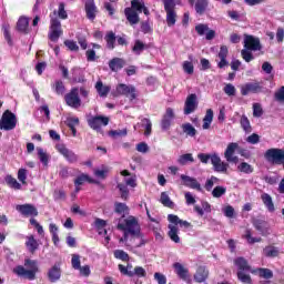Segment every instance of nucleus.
Returning <instances> with one entry per match:
<instances>
[{
  "instance_id": "obj_15",
  "label": "nucleus",
  "mask_w": 284,
  "mask_h": 284,
  "mask_svg": "<svg viewBox=\"0 0 284 284\" xmlns=\"http://www.w3.org/2000/svg\"><path fill=\"white\" fill-rule=\"evenodd\" d=\"M173 268L181 281H184L187 284H192V277L190 276V270H187V267L179 262H175L173 264Z\"/></svg>"
},
{
  "instance_id": "obj_39",
  "label": "nucleus",
  "mask_w": 284,
  "mask_h": 284,
  "mask_svg": "<svg viewBox=\"0 0 284 284\" xmlns=\"http://www.w3.org/2000/svg\"><path fill=\"white\" fill-rule=\"evenodd\" d=\"M160 203L164 205V207H169L170 210H174L175 204L170 199V195H168V192H162L160 196Z\"/></svg>"
},
{
  "instance_id": "obj_7",
  "label": "nucleus",
  "mask_w": 284,
  "mask_h": 284,
  "mask_svg": "<svg viewBox=\"0 0 284 284\" xmlns=\"http://www.w3.org/2000/svg\"><path fill=\"white\" fill-rule=\"evenodd\" d=\"M14 128H17V115L10 110L4 111L0 120V130L10 132V130H14Z\"/></svg>"
},
{
  "instance_id": "obj_27",
  "label": "nucleus",
  "mask_w": 284,
  "mask_h": 284,
  "mask_svg": "<svg viewBox=\"0 0 284 284\" xmlns=\"http://www.w3.org/2000/svg\"><path fill=\"white\" fill-rule=\"evenodd\" d=\"M24 245L30 254H36L39 250V241L34 239V235L27 236Z\"/></svg>"
},
{
  "instance_id": "obj_11",
  "label": "nucleus",
  "mask_w": 284,
  "mask_h": 284,
  "mask_svg": "<svg viewBox=\"0 0 284 284\" xmlns=\"http://www.w3.org/2000/svg\"><path fill=\"white\" fill-rule=\"evenodd\" d=\"M118 270L122 276H129V278H133V276H138V278H145L148 276V272L143 266H135L133 271L125 270V265L119 264Z\"/></svg>"
},
{
  "instance_id": "obj_45",
  "label": "nucleus",
  "mask_w": 284,
  "mask_h": 284,
  "mask_svg": "<svg viewBox=\"0 0 284 284\" xmlns=\"http://www.w3.org/2000/svg\"><path fill=\"white\" fill-rule=\"evenodd\" d=\"M182 130L186 136H196V129L191 123L182 124Z\"/></svg>"
},
{
  "instance_id": "obj_55",
  "label": "nucleus",
  "mask_w": 284,
  "mask_h": 284,
  "mask_svg": "<svg viewBox=\"0 0 284 284\" xmlns=\"http://www.w3.org/2000/svg\"><path fill=\"white\" fill-rule=\"evenodd\" d=\"M83 183H90V175L82 173L74 180V185H83Z\"/></svg>"
},
{
  "instance_id": "obj_24",
  "label": "nucleus",
  "mask_w": 284,
  "mask_h": 284,
  "mask_svg": "<svg viewBox=\"0 0 284 284\" xmlns=\"http://www.w3.org/2000/svg\"><path fill=\"white\" fill-rule=\"evenodd\" d=\"M227 54H230V50L227 49V45H222L217 53V57L220 59V62L217 63V68H220V70H223V68L230 65V62H227Z\"/></svg>"
},
{
  "instance_id": "obj_51",
  "label": "nucleus",
  "mask_w": 284,
  "mask_h": 284,
  "mask_svg": "<svg viewBox=\"0 0 284 284\" xmlns=\"http://www.w3.org/2000/svg\"><path fill=\"white\" fill-rule=\"evenodd\" d=\"M18 181L22 183V185H28V170L19 169L18 170Z\"/></svg>"
},
{
  "instance_id": "obj_1",
  "label": "nucleus",
  "mask_w": 284,
  "mask_h": 284,
  "mask_svg": "<svg viewBox=\"0 0 284 284\" xmlns=\"http://www.w3.org/2000/svg\"><path fill=\"white\" fill-rule=\"evenodd\" d=\"M24 267L23 265L16 266L13 268V274H17V276H20V278L34 281V278H37V272H39V265L37 261L30 258L24 260Z\"/></svg>"
},
{
  "instance_id": "obj_29",
  "label": "nucleus",
  "mask_w": 284,
  "mask_h": 284,
  "mask_svg": "<svg viewBox=\"0 0 284 284\" xmlns=\"http://www.w3.org/2000/svg\"><path fill=\"white\" fill-rule=\"evenodd\" d=\"M124 14L126 17V21H129V23L131 26H136V23H139V21H140L139 13H136V11H134V9H132L130 7L125 8Z\"/></svg>"
},
{
  "instance_id": "obj_63",
  "label": "nucleus",
  "mask_w": 284,
  "mask_h": 284,
  "mask_svg": "<svg viewBox=\"0 0 284 284\" xmlns=\"http://www.w3.org/2000/svg\"><path fill=\"white\" fill-rule=\"evenodd\" d=\"M183 71L186 74H194V64L191 61L183 62Z\"/></svg>"
},
{
  "instance_id": "obj_33",
  "label": "nucleus",
  "mask_w": 284,
  "mask_h": 284,
  "mask_svg": "<svg viewBox=\"0 0 284 284\" xmlns=\"http://www.w3.org/2000/svg\"><path fill=\"white\" fill-rule=\"evenodd\" d=\"M212 121H214V111L212 109H207L205 116L203 118V130H210Z\"/></svg>"
},
{
  "instance_id": "obj_16",
  "label": "nucleus",
  "mask_w": 284,
  "mask_h": 284,
  "mask_svg": "<svg viewBox=\"0 0 284 284\" xmlns=\"http://www.w3.org/2000/svg\"><path fill=\"white\" fill-rule=\"evenodd\" d=\"M258 94L263 92V85L261 82H248L241 87V94L242 97H247V94Z\"/></svg>"
},
{
  "instance_id": "obj_49",
  "label": "nucleus",
  "mask_w": 284,
  "mask_h": 284,
  "mask_svg": "<svg viewBox=\"0 0 284 284\" xmlns=\"http://www.w3.org/2000/svg\"><path fill=\"white\" fill-rule=\"evenodd\" d=\"M166 24L169 28L176 24V11H166Z\"/></svg>"
},
{
  "instance_id": "obj_12",
  "label": "nucleus",
  "mask_w": 284,
  "mask_h": 284,
  "mask_svg": "<svg viewBox=\"0 0 284 284\" xmlns=\"http://www.w3.org/2000/svg\"><path fill=\"white\" fill-rule=\"evenodd\" d=\"M128 185L130 187H136V179L129 178L124 180V183H118L116 187L120 192L122 201H128L130 199V190L128 189Z\"/></svg>"
},
{
  "instance_id": "obj_6",
  "label": "nucleus",
  "mask_w": 284,
  "mask_h": 284,
  "mask_svg": "<svg viewBox=\"0 0 284 284\" xmlns=\"http://www.w3.org/2000/svg\"><path fill=\"white\" fill-rule=\"evenodd\" d=\"M61 34H63V29H61V20L59 18L50 14V31H49V40L53 43L59 41Z\"/></svg>"
},
{
  "instance_id": "obj_10",
  "label": "nucleus",
  "mask_w": 284,
  "mask_h": 284,
  "mask_svg": "<svg viewBox=\"0 0 284 284\" xmlns=\"http://www.w3.org/2000/svg\"><path fill=\"white\" fill-rule=\"evenodd\" d=\"M114 97H126L129 101H134V99H136V88L134 85L120 83L116 85Z\"/></svg>"
},
{
  "instance_id": "obj_13",
  "label": "nucleus",
  "mask_w": 284,
  "mask_h": 284,
  "mask_svg": "<svg viewBox=\"0 0 284 284\" xmlns=\"http://www.w3.org/2000/svg\"><path fill=\"white\" fill-rule=\"evenodd\" d=\"M244 48L251 50L252 52H261L263 50V44H261V39L245 34L244 36Z\"/></svg>"
},
{
  "instance_id": "obj_20",
  "label": "nucleus",
  "mask_w": 284,
  "mask_h": 284,
  "mask_svg": "<svg viewBox=\"0 0 284 284\" xmlns=\"http://www.w3.org/2000/svg\"><path fill=\"white\" fill-rule=\"evenodd\" d=\"M84 11L87 14V19L94 22V19H97V14H99V8H97V3H94V0H88L84 3Z\"/></svg>"
},
{
  "instance_id": "obj_14",
  "label": "nucleus",
  "mask_w": 284,
  "mask_h": 284,
  "mask_svg": "<svg viewBox=\"0 0 284 284\" xmlns=\"http://www.w3.org/2000/svg\"><path fill=\"white\" fill-rule=\"evenodd\" d=\"M55 150L59 154H62L68 163H77V161H79V155H77L74 151L65 148V144H57Z\"/></svg>"
},
{
  "instance_id": "obj_9",
  "label": "nucleus",
  "mask_w": 284,
  "mask_h": 284,
  "mask_svg": "<svg viewBox=\"0 0 284 284\" xmlns=\"http://www.w3.org/2000/svg\"><path fill=\"white\" fill-rule=\"evenodd\" d=\"M65 104L73 110H79L81 108V97H79V88H71L70 92L64 95Z\"/></svg>"
},
{
  "instance_id": "obj_47",
  "label": "nucleus",
  "mask_w": 284,
  "mask_h": 284,
  "mask_svg": "<svg viewBox=\"0 0 284 284\" xmlns=\"http://www.w3.org/2000/svg\"><path fill=\"white\" fill-rule=\"evenodd\" d=\"M148 45H145V43H143L141 40H135V43L132 48V52H134V54H141V52H143V50H146Z\"/></svg>"
},
{
  "instance_id": "obj_50",
  "label": "nucleus",
  "mask_w": 284,
  "mask_h": 284,
  "mask_svg": "<svg viewBox=\"0 0 284 284\" xmlns=\"http://www.w3.org/2000/svg\"><path fill=\"white\" fill-rule=\"evenodd\" d=\"M225 192H227V187L219 185L213 189L212 196L214 199H221V196H223Z\"/></svg>"
},
{
  "instance_id": "obj_19",
  "label": "nucleus",
  "mask_w": 284,
  "mask_h": 284,
  "mask_svg": "<svg viewBox=\"0 0 284 284\" xmlns=\"http://www.w3.org/2000/svg\"><path fill=\"white\" fill-rule=\"evenodd\" d=\"M180 179L183 181V185L185 187H190V190H196V192H203V187L196 178L182 174Z\"/></svg>"
},
{
  "instance_id": "obj_32",
  "label": "nucleus",
  "mask_w": 284,
  "mask_h": 284,
  "mask_svg": "<svg viewBox=\"0 0 284 284\" xmlns=\"http://www.w3.org/2000/svg\"><path fill=\"white\" fill-rule=\"evenodd\" d=\"M30 26V21L26 17H20L17 22V30L22 34H28V27Z\"/></svg>"
},
{
  "instance_id": "obj_3",
  "label": "nucleus",
  "mask_w": 284,
  "mask_h": 284,
  "mask_svg": "<svg viewBox=\"0 0 284 284\" xmlns=\"http://www.w3.org/2000/svg\"><path fill=\"white\" fill-rule=\"evenodd\" d=\"M234 265L237 267V278L241 283L252 284V276H250V272H252V266L247 262V260L243 256L236 257L234 260Z\"/></svg>"
},
{
  "instance_id": "obj_64",
  "label": "nucleus",
  "mask_w": 284,
  "mask_h": 284,
  "mask_svg": "<svg viewBox=\"0 0 284 284\" xmlns=\"http://www.w3.org/2000/svg\"><path fill=\"white\" fill-rule=\"evenodd\" d=\"M274 97L275 101H284V85L275 92Z\"/></svg>"
},
{
  "instance_id": "obj_54",
  "label": "nucleus",
  "mask_w": 284,
  "mask_h": 284,
  "mask_svg": "<svg viewBox=\"0 0 284 284\" xmlns=\"http://www.w3.org/2000/svg\"><path fill=\"white\" fill-rule=\"evenodd\" d=\"M142 123L144 126V136H150V134H152V121H150V119L144 118L142 119Z\"/></svg>"
},
{
  "instance_id": "obj_28",
  "label": "nucleus",
  "mask_w": 284,
  "mask_h": 284,
  "mask_svg": "<svg viewBox=\"0 0 284 284\" xmlns=\"http://www.w3.org/2000/svg\"><path fill=\"white\" fill-rule=\"evenodd\" d=\"M125 67V60L122 58H113L109 61V68L111 72H119V70H123Z\"/></svg>"
},
{
  "instance_id": "obj_60",
  "label": "nucleus",
  "mask_w": 284,
  "mask_h": 284,
  "mask_svg": "<svg viewBox=\"0 0 284 284\" xmlns=\"http://www.w3.org/2000/svg\"><path fill=\"white\" fill-rule=\"evenodd\" d=\"M163 3L165 12H174V9L176 8V2L174 0H164Z\"/></svg>"
},
{
  "instance_id": "obj_44",
  "label": "nucleus",
  "mask_w": 284,
  "mask_h": 284,
  "mask_svg": "<svg viewBox=\"0 0 284 284\" xmlns=\"http://www.w3.org/2000/svg\"><path fill=\"white\" fill-rule=\"evenodd\" d=\"M237 170L243 174H252L254 172V166L247 162H242L239 164Z\"/></svg>"
},
{
  "instance_id": "obj_56",
  "label": "nucleus",
  "mask_w": 284,
  "mask_h": 284,
  "mask_svg": "<svg viewBox=\"0 0 284 284\" xmlns=\"http://www.w3.org/2000/svg\"><path fill=\"white\" fill-rule=\"evenodd\" d=\"M64 45L70 52H79V44L74 40H64Z\"/></svg>"
},
{
  "instance_id": "obj_23",
  "label": "nucleus",
  "mask_w": 284,
  "mask_h": 284,
  "mask_svg": "<svg viewBox=\"0 0 284 284\" xmlns=\"http://www.w3.org/2000/svg\"><path fill=\"white\" fill-rule=\"evenodd\" d=\"M172 121H174V110L172 108H168L162 120L161 128L162 130H168L172 125Z\"/></svg>"
},
{
  "instance_id": "obj_35",
  "label": "nucleus",
  "mask_w": 284,
  "mask_h": 284,
  "mask_svg": "<svg viewBox=\"0 0 284 284\" xmlns=\"http://www.w3.org/2000/svg\"><path fill=\"white\" fill-rule=\"evenodd\" d=\"M168 236L171 239V241H173V243H181V237L179 236V226L170 224Z\"/></svg>"
},
{
  "instance_id": "obj_38",
  "label": "nucleus",
  "mask_w": 284,
  "mask_h": 284,
  "mask_svg": "<svg viewBox=\"0 0 284 284\" xmlns=\"http://www.w3.org/2000/svg\"><path fill=\"white\" fill-rule=\"evenodd\" d=\"M95 90L99 97H108L110 94V87L103 85V81L101 80L95 83Z\"/></svg>"
},
{
  "instance_id": "obj_53",
  "label": "nucleus",
  "mask_w": 284,
  "mask_h": 284,
  "mask_svg": "<svg viewBox=\"0 0 284 284\" xmlns=\"http://www.w3.org/2000/svg\"><path fill=\"white\" fill-rule=\"evenodd\" d=\"M241 57H242V59H244V61L246 63H250L251 61H254V54L252 53V50H247L246 48H244L241 51Z\"/></svg>"
},
{
  "instance_id": "obj_31",
  "label": "nucleus",
  "mask_w": 284,
  "mask_h": 284,
  "mask_svg": "<svg viewBox=\"0 0 284 284\" xmlns=\"http://www.w3.org/2000/svg\"><path fill=\"white\" fill-rule=\"evenodd\" d=\"M104 41L106 42L108 50H114V48H116V33L109 31L104 37Z\"/></svg>"
},
{
  "instance_id": "obj_59",
  "label": "nucleus",
  "mask_w": 284,
  "mask_h": 284,
  "mask_svg": "<svg viewBox=\"0 0 284 284\" xmlns=\"http://www.w3.org/2000/svg\"><path fill=\"white\" fill-rule=\"evenodd\" d=\"M58 17H59V19H62V20L68 19V11H65V3H63V2L59 3Z\"/></svg>"
},
{
  "instance_id": "obj_18",
  "label": "nucleus",
  "mask_w": 284,
  "mask_h": 284,
  "mask_svg": "<svg viewBox=\"0 0 284 284\" xmlns=\"http://www.w3.org/2000/svg\"><path fill=\"white\" fill-rule=\"evenodd\" d=\"M16 210L22 216H39V210L33 204H18Z\"/></svg>"
},
{
  "instance_id": "obj_8",
  "label": "nucleus",
  "mask_w": 284,
  "mask_h": 284,
  "mask_svg": "<svg viewBox=\"0 0 284 284\" xmlns=\"http://www.w3.org/2000/svg\"><path fill=\"white\" fill-rule=\"evenodd\" d=\"M87 123L91 130L95 132H101V128L110 124V118L105 115H91L87 119Z\"/></svg>"
},
{
  "instance_id": "obj_52",
  "label": "nucleus",
  "mask_w": 284,
  "mask_h": 284,
  "mask_svg": "<svg viewBox=\"0 0 284 284\" xmlns=\"http://www.w3.org/2000/svg\"><path fill=\"white\" fill-rule=\"evenodd\" d=\"M240 123L244 132H252V125L250 124V119H247L246 115L241 116Z\"/></svg>"
},
{
  "instance_id": "obj_17",
  "label": "nucleus",
  "mask_w": 284,
  "mask_h": 284,
  "mask_svg": "<svg viewBox=\"0 0 284 284\" xmlns=\"http://www.w3.org/2000/svg\"><path fill=\"white\" fill-rule=\"evenodd\" d=\"M236 150H239V143L231 142L227 144L224 152V159L227 161V163H239V156L234 155Z\"/></svg>"
},
{
  "instance_id": "obj_30",
  "label": "nucleus",
  "mask_w": 284,
  "mask_h": 284,
  "mask_svg": "<svg viewBox=\"0 0 284 284\" xmlns=\"http://www.w3.org/2000/svg\"><path fill=\"white\" fill-rule=\"evenodd\" d=\"M114 212L115 214L122 215V219H125V214H130V206L123 202H115Z\"/></svg>"
},
{
  "instance_id": "obj_5",
  "label": "nucleus",
  "mask_w": 284,
  "mask_h": 284,
  "mask_svg": "<svg viewBox=\"0 0 284 284\" xmlns=\"http://www.w3.org/2000/svg\"><path fill=\"white\" fill-rule=\"evenodd\" d=\"M264 159L272 165H283L284 170V149H268L264 153Z\"/></svg>"
},
{
  "instance_id": "obj_26",
  "label": "nucleus",
  "mask_w": 284,
  "mask_h": 284,
  "mask_svg": "<svg viewBox=\"0 0 284 284\" xmlns=\"http://www.w3.org/2000/svg\"><path fill=\"white\" fill-rule=\"evenodd\" d=\"M48 278L50 283H57L58 281H61V266H59L58 264L53 265L48 271Z\"/></svg>"
},
{
  "instance_id": "obj_40",
  "label": "nucleus",
  "mask_w": 284,
  "mask_h": 284,
  "mask_svg": "<svg viewBox=\"0 0 284 284\" xmlns=\"http://www.w3.org/2000/svg\"><path fill=\"white\" fill-rule=\"evenodd\" d=\"M4 181L7 185L11 187V190H21V183H19V181H17V179L12 175H7L4 178Z\"/></svg>"
},
{
  "instance_id": "obj_57",
  "label": "nucleus",
  "mask_w": 284,
  "mask_h": 284,
  "mask_svg": "<svg viewBox=\"0 0 284 284\" xmlns=\"http://www.w3.org/2000/svg\"><path fill=\"white\" fill-rule=\"evenodd\" d=\"M71 265H72L73 270H81V255L72 254Z\"/></svg>"
},
{
  "instance_id": "obj_37",
  "label": "nucleus",
  "mask_w": 284,
  "mask_h": 284,
  "mask_svg": "<svg viewBox=\"0 0 284 284\" xmlns=\"http://www.w3.org/2000/svg\"><path fill=\"white\" fill-rule=\"evenodd\" d=\"M263 253H264V256H266L267 258H276V256H278L280 254L278 247L273 245H268L264 247Z\"/></svg>"
},
{
  "instance_id": "obj_22",
  "label": "nucleus",
  "mask_w": 284,
  "mask_h": 284,
  "mask_svg": "<svg viewBox=\"0 0 284 284\" xmlns=\"http://www.w3.org/2000/svg\"><path fill=\"white\" fill-rule=\"evenodd\" d=\"M252 223L255 230H257V232H260L262 236H267V234H270V224L267 223V221L254 219Z\"/></svg>"
},
{
  "instance_id": "obj_36",
  "label": "nucleus",
  "mask_w": 284,
  "mask_h": 284,
  "mask_svg": "<svg viewBox=\"0 0 284 284\" xmlns=\"http://www.w3.org/2000/svg\"><path fill=\"white\" fill-rule=\"evenodd\" d=\"M262 202L264 203L265 207L268 212H275L274 202L272 201V195L267 193H263L261 195Z\"/></svg>"
},
{
  "instance_id": "obj_46",
  "label": "nucleus",
  "mask_w": 284,
  "mask_h": 284,
  "mask_svg": "<svg viewBox=\"0 0 284 284\" xmlns=\"http://www.w3.org/2000/svg\"><path fill=\"white\" fill-rule=\"evenodd\" d=\"M243 239H246L250 245H254V243H261V241H263L261 237H252V231L250 229L245 231Z\"/></svg>"
},
{
  "instance_id": "obj_61",
  "label": "nucleus",
  "mask_w": 284,
  "mask_h": 284,
  "mask_svg": "<svg viewBox=\"0 0 284 284\" xmlns=\"http://www.w3.org/2000/svg\"><path fill=\"white\" fill-rule=\"evenodd\" d=\"M207 30H210V27L207 24L200 23V24L195 26V32L200 37H203V34H205V32H207Z\"/></svg>"
},
{
  "instance_id": "obj_21",
  "label": "nucleus",
  "mask_w": 284,
  "mask_h": 284,
  "mask_svg": "<svg viewBox=\"0 0 284 284\" xmlns=\"http://www.w3.org/2000/svg\"><path fill=\"white\" fill-rule=\"evenodd\" d=\"M199 108V102L196 101V94L191 93L187 95L184 103V114H192Z\"/></svg>"
},
{
  "instance_id": "obj_58",
  "label": "nucleus",
  "mask_w": 284,
  "mask_h": 284,
  "mask_svg": "<svg viewBox=\"0 0 284 284\" xmlns=\"http://www.w3.org/2000/svg\"><path fill=\"white\" fill-rule=\"evenodd\" d=\"M2 30H3V36H4V39L8 43V45L12 47L13 42H12V36L10 34V26H3Z\"/></svg>"
},
{
  "instance_id": "obj_62",
  "label": "nucleus",
  "mask_w": 284,
  "mask_h": 284,
  "mask_svg": "<svg viewBox=\"0 0 284 284\" xmlns=\"http://www.w3.org/2000/svg\"><path fill=\"white\" fill-rule=\"evenodd\" d=\"M38 156L41 163H43V165H48L49 156H48V153L43 151V149L38 148Z\"/></svg>"
},
{
  "instance_id": "obj_4",
  "label": "nucleus",
  "mask_w": 284,
  "mask_h": 284,
  "mask_svg": "<svg viewBox=\"0 0 284 284\" xmlns=\"http://www.w3.org/2000/svg\"><path fill=\"white\" fill-rule=\"evenodd\" d=\"M121 232H125V237L131 234V236H139L141 234V226L139 225V220L134 216H129L124 220V223H119L116 226Z\"/></svg>"
},
{
  "instance_id": "obj_48",
  "label": "nucleus",
  "mask_w": 284,
  "mask_h": 284,
  "mask_svg": "<svg viewBox=\"0 0 284 284\" xmlns=\"http://www.w3.org/2000/svg\"><path fill=\"white\" fill-rule=\"evenodd\" d=\"M260 278H274V273L270 268H257Z\"/></svg>"
},
{
  "instance_id": "obj_42",
  "label": "nucleus",
  "mask_w": 284,
  "mask_h": 284,
  "mask_svg": "<svg viewBox=\"0 0 284 284\" xmlns=\"http://www.w3.org/2000/svg\"><path fill=\"white\" fill-rule=\"evenodd\" d=\"M179 165H187V163H194V155L192 153H185L179 156Z\"/></svg>"
},
{
  "instance_id": "obj_34",
  "label": "nucleus",
  "mask_w": 284,
  "mask_h": 284,
  "mask_svg": "<svg viewBox=\"0 0 284 284\" xmlns=\"http://www.w3.org/2000/svg\"><path fill=\"white\" fill-rule=\"evenodd\" d=\"M210 6V2L207 0H196L195 2V12L196 14H205L207 7Z\"/></svg>"
},
{
  "instance_id": "obj_41",
  "label": "nucleus",
  "mask_w": 284,
  "mask_h": 284,
  "mask_svg": "<svg viewBox=\"0 0 284 284\" xmlns=\"http://www.w3.org/2000/svg\"><path fill=\"white\" fill-rule=\"evenodd\" d=\"M52 88L59 97H63L65 94V84H63L62 80H57Z\"/></svg>"
},
{
  "instance_id": "obj_25",
  "label": "nucleus",
  "mask_w": 284,
  "mask_h": 284,
  "mask_svg": "<svg viewBox=\"0 0 284 284\" xmlns=\"http://www.w3.org/2000/svg\"><path fill=\"white\" fill-rule=\"evenodd\" d=\"M193 278L195 283H205L206 278H210V270L205 266H199Z\"/></svg>"
},
{
  "instance_id": "obj_43",
  "label": "nucleus",
  "mask_w": 284,
  "mask_h": 284,
  "mask_svg": "<svg viewBox=\"0 0 284 284\" xmlns=\"http://www.w3.org/2000/svg\"><path fill=\"white\" fill-rule=\"evenodd\" d=\"M113 256H114V258H118L119 261H123L124 263H129L130 262V254H128L123 250H115L113 252Z\"/></svg>"
},
{
  "instance_id": "obj_2",
  "label": "nucleus",
  "mask_w": 284,
  "mask_h": 284,
  "mask_svg": "<svg viewBox=\"0 0 284 284\" xmlns=\"http://www.w3.org/2000/svg\"><path fill=\"white\" fill-rule=\"evenodd\" d=\"M197 159L201 161V163L204 164H207L211 161L214 172L227 174V169L230 168V164L227 162L221 161V156H219V154L199 153Z\"/></svg>"
}]
</instances>
